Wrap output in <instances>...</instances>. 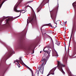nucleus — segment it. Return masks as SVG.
<instances>
[{"instance_id":"20","label":"nucleus","mask_w":76,"mask_h":76,"mask_svg":"<svg viewBox=\"0 0 76 76\" xmlns=\"http://www.w3.org/2000/svg\"><path fill=\"white\" fill-rule=\"evenodd\" d=\"M40 72L42 74H43V73L44 72V69H42V70L40 71Z\"/></svg>"},{"instance_id":"29","label":"nucleus","mask_w":76,"mask_h":76,"mask_svg":"<svg viewBox=\"0 0 76 76\" xmlns=\"http://www.w3.org/2000/svg\"><path fill=\"white\" fill-rule=\"evenodd\" d=\"M4 75L3 74H2L1 75V76H3Z\"/></svg>"},{"instance_id":"45","label":"nucleus","mask_w":76,"mask_h":76,"mask_svg":"<svg viewBox=\"0 0 76 76\" xmlns=\"http://www.w3.org/2000/svg\"><path fill=\"white\" fill-rule=\"evenodd\" d=\"M45 34H46V33H45Z\"/></svg>"},{"instance_id":"9","label":"nucleus","mask_w":76,"mask_h":76,"mask_svg":"<svg viewBox=\"0 0 76 76\" xmlns=\"http://www.w3.org/2000/svg\"><path fill=\"white\" fill-rule=\"evenodd\" d=\"M53 56H58V53L56 50L53 51Z\"/></svg>"},{"instance_id":"32","label":"nucleus","mask_w":76,"mask_h":76,"mask_svg":"<svg viewBox=\"0 0 76 76\" xmlns=\"http://www.w3.org/2000/svg\"><path fill=\"white\" fill-rule=\"evenodd\" d=\"M39 68H40V67H38V69H39Z\"/></svg>"},{"instance_id":"37","label":"nucleus","mask_w":76,"mask_h":76,"mask_svg":"<svg viewBox=\"0 0 76 76\" xmlns=\"http://www.w3.org/2000/svg\"><path fill=\"white\" fill-rule=\"evenodd\" d=\"M1 2V0H0V3Z\"/></svg>"},{"instance_id":"26","label":"nucleus","mask_w":76,"mask_h":76,"mask_svg":"<svg viewBox=\"0 0 76 76\" xmlns=\"http://www.w3.org/2000/svg\"><path fill=\"white\" fill-rule=\"evenodd\" d=\"M75 4H76V2H74V3L72 4V5L73 6V5H75Z\"/></svg>"},{"instance_id":"12","label":"nucleus","mask_w":76,"mask_h":76,"mask_svg":"<svg viewBox=\"0 0 76 76\" xmlns=\"http://www.w3.org/2000/svg\"><path fill=\"white\" fill-rule=\"evenodd\" d=\"M73 30L72 31V33L71 35V37H70V39L69 40V47L70 46V42L71 41V39H72V35H73Z\"/></svg>"},{"instance_id":"17","label":"nucleus","mask_w":76,"mask_h":76,"mask_svg":"<svg viewBox=\"0 0 76 76\" xmlns=\"http://www.w3.org/2000/svg\"><path fill=\"white\" fill-rule=\"evenodd\" d=\"M55 44H57V45H60V42H57V40H56V41Z\"/></svg>"},{"instance_id":"30","label":"nucleus","mask_w":76,"mask_h":76,"mask_svg":"<svg viewBox=\"0 0 76 76\" xmlns=\"http://www.w3.org/2000/svg\"><path fill=\"white\" fill-rule=\"evenodd\" d=\"M29 5H28V6H27V7H31V8H32L30 6H28Z\"/></svg>"},{"instance_id":"18","label":"nucleus","mask_w":76,"mask_h":76,"mask_svg":"<svg viewBox=\"0 0 76 76\" xmlns=\"http://www.w3.org/2000/svg\"><path fill=\"white\" fill-rule=\"evenodd\" d=\"M39 70H36V73L38 75H39Z\"/></svg>"},{"instance_id":"43","label":"nucleus","mask_w":76,"mask_h":76,"mask_svg":"<svg viewBox=\"0 0 76 76\" xmlns=\"http://www.w3.org/2000/svg\"><path fill=\"white\" fill-rule=\"evenodd\" d=\"M48 48V49H49V48Z\"/></svg>"},{"instance_id":"15","label":"nucleus","mask_w":76,"mask_h":76,"mask_svg":"<svg viewBox=\"0 0 76 76\" xmlns=\"http://www.w3.org/2000/svg\"><path fill=\"white\" fill-rule=\"evenodd\" d=\"M43 64H41L40 65H39V67L40 68L39 70H41L42 69V67H43Z\"/></svg>"},{"instance_id":"25","label":"nucleus","mask_w":76,"mask_h":76,"mask_svg":"<svg viewBox=\"0 0 76 76\" xmlns=\"http://www.w3.org/2000/svg\"><path fill=\"white\" fill-rule=\"evenodd\" d=\"M34 76H38V74H36V73L35 74Z\"/></svg>"},{"instance_id":"27","label":"nucleus","mask_w":76,"mask_h":76,"mask_svg":"<svg viewBox=\"0 0 76 76\" xmlns=\"http://www.w3.org/2000/svg\"><path fill=\"white\" fill-rule=\"evenodd\" d=\"M34 1V0L28 1V2H27V3H29V2H31V1Z\"/></svg>"},{"instance_id":"14","label":"nucleus","mask_w":76,"mask_h":76,"mask_svg":"<svg viewBox=\"0 0 76 76\" xmlns=\"http://www.w3.org/2000/svg\"><path fill=\"white\" fill-rule=\"evenodd\" d=\"M46 25H47V26H50V27H51V28H53V26L51 24V23L48 24H45V25L43 26L42 27H43V26H45Z\"/></svg>"},{"instance_id":"42","label":"nucleus","mask_w":76,"mask_h":76,"mask_svg":"<svg viewBox=\"0 0 76 76\" xmlns=\"http://www.w3.org/2000/svg\"><path fill=\"white\" fill-rule=\"evenodd\" d=\"M32 76H34V75H32Z\"/></svg>"},{"instance_id":"3","label":"nucleus","mask_w":76,"mask_h":76,"mask_svg":"<svg viewBox=\"0 0 76 76\" xmlns=\"http://www.w3.org/2000/svg\"><path fill=\"white\" fill-rule=\"evenodd\" d=\"M13 52V50H12V49H10L9 50V51L7 53L6 55L3 58H4L5 60H7L8 58L10 57V56L12 55Z\"/></svg>"},{"instance_id":"21","label":"nucleus","mask_w":76,"mask_h":76,"mask_svg":"<svg viewBox=\"0 0 76 76\" xmlns=\"http://www.w3.org/2000/svg\"><path fill=\"white\" fill-rule=\"evenodd\" d=\"M64 62H65V63H67V60H65L64 59Z\"/></svg>"},{"instance_id":"16","label":"nucleus","mask_w":76,"mask_h":76,"mask_svg":"<svg viewBox=\"0 0 76 76\" xmlns=\"http://www.w3.org/2000/svg\"><path fill=\"white\" fill-rule=\"evenodd\" d=\"M20 60H18V61H18L19 62H20L21 63H23V61H22V59H21V58H19Z\"/></svg>"},{"instance_id":"13","label":"nucleus","mask_w":76,"mask_h":76,"mask_svg":"<svg viewBox=\"0 0 76 76\" xmlns=\"http://www.w3.org/2000/svg\"><path fill=\"white\" fill-rule=\"evenodd\" d=\"M46 60V59H45V58H43L42 60H41V61L40 62V63H42V64L44 65V63L45 62V61Z\"/></svg>"},{"instance_id":"7","label":"nucleus","mask_w":76,"mask_h":76,"mask_svg":"<svg viewBox=\"0 0 76 76\" xmlns=\"http://www.w3.org/2000/svg\"><path fill=\"white\" fill-rule=\"evenodd\" d=\"M56 69V68H55L53 69H51L50 70V71L49 74L47 76H49V75H54V71H55V70Z\"/></svg>"},{"instance_id":"2","label":"nucleus","mask_w":76,"mask_h":76,"mask_svg":"<svg viewBox=\"0 0 76 76\" xmlns=\"http://www.w3.org/2000/svg\"><path fill=\"white\" fill-rule=\"evenodd\" d=\"M37 18H36V15H34L33 17H31L29 19H27V24L29 23H34V22L37 21Z\"/></svg>"},{"instance_id":"8","label":"nucleus","mask_w":76,"mask_h":76,"mask_svg":"<svg viewBox=\"0 0 76 76\" xmlns=\"http://www.w3.org/2000/svg\"><path fill=\"white\" fill-rule=\"evenodd\" d=\"M45 48L43 49V51L45 52V53L44 54V56H45L46 54H48V56H50V52L48 51V50H45Z\"/></svg>"},{"instance_id":"40","label":"nucleus","mask_w":76,"mask_h":76,"mask_svg":"<svg viewBox=\"0 0 76 76\" xmlns=\"http://www.w3.org/2000/svg\"><path fill=\"white\" fill-rule=\"evenodd\" d=\"M48 36L49 37H50L48 35Z\"/></svg>"},{"instance_id":"5","label":"nucleus","mask_w":76,"mask_h":76,"mask_svg":"<svg viewBox=\"0 0 76 76\" xmlns=\"http://www.w3.org/2000/svg\"><path fill=\"white\" fill-rule=\"evenodd\" d=\"M58 69L62 72H63L64 71H63L62 67H65V65H63L62 64H61V63L58 61Z\"/></svg>"},{"instance_id":"38","label":"nucleus","mask_w":76,"mask_h":76,"mask_svg":"<svg viewBox=\"0 0 76 76\" xmlns=\"http://www.w3.org/2000/svg\"><path fill=\"white\" fill-rule=\"evenodd\" d=\"M5 18L6 19V18Z\"/></svg>"},{"instance_id":"35","label":"nucleus","mask_w":76,"mask_h":76,"mask_svg":"<svg viewBox=\"0 0 76 76\" xmlns=\"http://www.w3.org/2000/svg\"><path fill=\"white\" fill-rule=\"evenodd\" d=\"M40 53H42V51H40Z\"/></svg>"},{"instance_id":"34","label":"nucleus","mask_w":76,"mask_h":76,"mask_svg":"<svg viewBox=\"0 0 76 76\" xmlns=\"http://www.w3.org/2000/svg\"><path fill=\"white\" fill-rule=\"evenodd\" d=\"M56 25H57V24H56V27H54V28H56V27H57Z\"/></svg>"},{"instance_id":"39","label":"nucleus","mask_w":76,"mask_h":76,"mask_svg":"<svg viewBox=\"0 0 76 76\" xmlns=\"http://www.w3.org/2000/svg\"><path fill=\"white\" fill-rule=\"evenodd\" d=\"M65 48H66V46H65Z\"/></svg>"},{"instance_id":"28","label":"nucleus","mask_w":76,"mask_h":76,"mask_svg":"<svg viewBox=\"0 0 76 76\" xmlns=\"http://www.w3.org/2000/svg\"><path fill=\"white\" fill-rule=\"evenodd\" d=\"M25 35V34H23L22 36V38H23V36Z\"/></svg>"},{"instance_id":"31","label":"nucleus","mask_w":76,"mask_h":76,"mask_svg":"<svg viewBox=\"0 0 76 76\" xmlns=\"http://www.w3.org/2000/svg\"><path fill=\"white\" fill-rule=\"evenodd\" d=\"M34 51L33 50L32 54H34Z\"/></svg>"},{"instance_id":"11","label":"nucleus","mask_w":76,"mask_h":76,"mask_svg":"<svg viewBox=\"0 0 76 76\" xmlns=\"http://www.w3.org/2000/svg\"><path fill=\"white\" fill-rule=\"evenodd\" d=\"M49 1V0H44L42 4H46V3H48Z\"/></svg>"},{"instance_id":"4","label":"nucleus","mask_w":76,"mask_h":76,"mask_svg":"<svg viewBox=\"0 0 76 76\" xmlns=\"http://www.w3.org/2000/svg\"><path fill=\"white\" fill-rule=\"evenodd\" d=\"M20 16V15L16 17L15 18H13L12 17H10L9 18H8L7 19L5 20V22H6V23H7V25L8 26H10V24H9V21H11V20H14V19H15V18H18V17H19Z\"/></svg>"},{"instance_id":"46","label":"nucleus","mask_w":76,"mask_h":76,"mask_svg":"<svg viewBox=\"0 0 76 76\" xmlns=\"http://www.w3.org/2000/svg\"><path fill=\"white\" fill-rule=\"evenodd\" d=\"M31 54H32V53H31Z\"/></svg>"},{"instance_id":"41","label":"nucleus","mask_w":76,"mask_h":76,"mask_svg":"<svg viewBox=\"0 0 76 76\" xmlns=\"http://www.w3.org/2000/svg\"><path fill=\"white\" fill-rule=\"evenodd\" d=\"M26 65V66H26V65Z\"/></svg>"},{"instance_id":"24","label":"nucleus","mask_w":76,"mask_h":76,"mask_svg":"<svg viewBox=\"0 0 76 76\" xmlns=\"http://www.w3.org/2000/svg\"><path fill=\"white\" fill-rule=\"evenodd\" d=\"M14 63H15V62H17V63H18V60H17H17H16V61H15V60L14 61Z\"/></svg>"},{"instance_id":"44","label":"nucleus","mask_w":76,"mask_h":76,"mask_svg":"<svg viewBox=\"0 0 76 76\" xmlns=\"http://www.w3.org/2000/svg\"><path fill=\"white\" fill-rule=\"evenodd\" d=\"M48 48V49H49V48Z\"/></svg>"},{"instance_id":"22","label":"nucleus","mask_w":76,"mask_h":76,"mask_svg":"<svg viewBox=\"0 0 76 76\" xmlns=\"http://www.w3.org/2000/svg\"><path fill=\"white\" fill-rule=\"evenodd\" d=\"M18 63V67H20V64H19V63Z\"/></svg>"},{"instance_id":"6","label":"nucleus","mask_w":76,"mask_h":76,"mask_svg":"<svg viewBox=\"0 0 76 76\" xmlns=\"http://www.w3.org/2000/svg\"><path fill=\"white\" fill-rule=\"evenodd\" d=\"M23 44L22 43H20L19 44V46L20 47H21L22 48H23V49H24L26 51H28L29 50H31V47H29L28 48H26V47H23Z\"/></svg>"},{"instance_id":"36","label":"nucleus","mask_w":76,"mask_h":76,"mask_svg":"<svg viewBox=\"0 0 76 76\" xmlns=\"http://www.w3.org/2000/svg\"><path fill=\"white\" fill-rule=\"evenodd\" d=\"M67 23V21L65 22V23Z\"/></svg>"},{"instance_id":"10","label":"nucleus","mask_w":76,"mask_h":76,"mask_svg":"<svg viewBox=\"0 0 76 76\" xmlns=\"http://www.w3.org/2000/svg\"><path fill=\"white\" fill-rule=\"evenodd\" d=\"M58 8V7H56L53 10V12H54V13H55V15H57Z\"/></svg>"},{"instance_id":"23","label":"nucleus","mask_w":76,"mask_h":76,"mask_svg":"<svg viewBox=\"0 0 76 76\" xmlns=\"http://www.w3.org/2000/svg\"><path fill=\"white\" fill-rule=\"evenodd\" d=\"M27 67H28V68L29 69V70H30V71H31H31H32V70L31 69V68H29V67L28 66H27Z\"/></svg>"},{"instance_id":"33","label":"nucleus","mask_w":76,"mask_h":76,"mask_svg":"<svg viewBox=\"0 0 76 76\" xmlns=\"http://www.w3.org/2000/svg\"><path fill=\"white\" fill-rule=\"evenodd\" d=\"M40 10H38V12H39V11H40Z\"/></svg>"},{"instance_id":"1","label":"nucleus","mask_w":76,"mask_h":76,"mask_svg":"<svg viewBox=\"0 0 76 76\" xmlns=\"http://www.w3.org/2000/svg\"><path fill=\"white\" fill-rule=\"evenodd\" d=\"M23 0H18V3L15 5V6L14 7V11H15V12H20V13H21V12L22 13H25V12H26V10H22L20 11V10H17V7L18 6V5H19V4L20 3H21V2Z\"/></svg>"},{"instance_id":"19","label":"nucleus","mask_w":76,"mask_h":76,"mask_svg":"<svg viewBox=\"0 0 76 76\" xmlns=\"http://www.w3.org/2000/svg\"><path fill=\"white\" fill-rule=\"evenodd\" d=\"M5 1V0H4L3 2L1 3V4H0V6H2V5H3V3H4Z\"/></svg>"}]
</instances>
